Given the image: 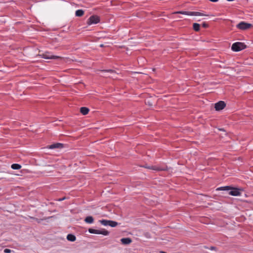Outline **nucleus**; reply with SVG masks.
Segmentation results:
<instances>
[{
	"label": "nucleus",
	"mask_w": 253,
	"mask_h": 253,
	"mask_svg": "<svg viewBox=\"0 0 253 253\" xmlns=\"http://www.w3.org/2000/svg\"><path fill=\"white\" fill-rule=\"evenodd\" d=\"M67 239L68 241L74 242L76 240V236L73 234H68L67 236Z\"/></svg>",
	"instance_id": "nucleus-13"
},
{
	"label": "nucleus",
	"mask_w": 253,
	"mask_h": 253,
	"mask_svg": "<svg viewBox=\"0 0 253 253\" xmlns=\"http://www.w3.org/2000/svg\"><path fill=\"white\" fill-rule=\"evenodd\" d=\"M84 13V11L82 9H78L76 11V15L77 16H82Z\"/></svg>",
	"instance_id": "nucleus-17"
},
{
	"label": "nucleus",
	"mask_w": 253,
	"mask_h": 253,
	"mask_svg": "<svg viewBox=\"0 0 253 253\" xmlns=\"http://www.w3.org/2000/svg\"><path fill=\"white\" fill-rule=\"evenodd\" d=\"M103 46V44H100L101 47H102Z\"/></svg>",
	"instance_id": "nucleus-29"
},
{
	"label": "nucleus",
	"mask_w": 253,
	"mask_h": 253,
	"mask_svg": "<svg viewBox=\"0 0 253 253\" xmlns=\"http://www.w3.org/2000/svg\"><path fill=\"white\" fill-rule=\"evenodd\" d=\"M42 58L47 59H56L60 58L59 56L51 54L49 52H45L41 55Z\"/></svg>",
	"instance_id": "nucleus-6"
},
{
	"label": "nucleus",
	"mask_w": 253,
	"mask_h": 253,
	"mask_svg": "<svg viewBox=\"0 0 253 253\" xmlns=\"http://www.w3.org/2000/svg\"><path fill=\"white\" fill-rule=\"evenodd\" d=\"M63 199H64V198H63V199H59V201H62V200H63Z\"/></svg>",
	"instance_id": "nucleus-28"
},
{
	"label": "nucleus",
	"mask_w": 253,
	"mask_h": 253,
	"mask_svg": "<svg viewBox=\"0 0 253 253\" xmlns=\"http://www.w3.org/2000/svg\"><path fill=\"white\" fill-rule=\"evenodd\" d=\"M210 0L211 2H217L218 1V0Z\"/></svg>",
	"instance_id": "nucleus-26"
},
{
	"label": "nucleus",
	"mask_w": 253,
	"mask_h": 253,
	"mask_svg": "<svg viewBox=\"0 0 253 253\" xmlns=\"http://www.w3.org/2000/svg\"><path fill=\"white\" fill-rule=\"evenodd\" d=\"M252 25L244 22H241L237 25V28L241 30H246L250 28Z\"/></svg>",
	"instance_id": "nucleus-5"
},
{
	"label": "nucleus",
	"mask_w": 253,
	"mask_h": 253,
	"mask_svg": "<svg viewBox=\"0 0 253 253\" xmlns=\"http://www.w3.org/2000/svg\"><path fill=\"white\" fill-rule=\"evenodd\" d=\"M93 218L91 216H88L84 219V221L89 224H91L93 222Z\"/></svg>",
	"instance_id": "nucleus-11"
},
{
	"label": "nucleus",
	"mask_w": 253,
	"mask_h": 253,
	"mask_svg": "<svg viewBox=\"0 0 253 253\" xmlns=\"http://www.w3.org/2000/svg\"><path fill=\"white\" fill-rule=\"evenodd\" d=\"M246 48V44L243 42H236L234 43L231 47L233 51L238 52Z\"/></svg>",
	"instance_id": "nucleus-1"
},
{
	"label": "nucleus",
	"mask_w": 253,
	"mask_h": 253,
	"mask_svg": "<svg viewBox=\"0 0 253 253\" xmlns=\"http://www.w3.org/2000/svg\"><path fill=\"white\" fill-rule=\"evenodd\" d=\"M148 168H149L150 169H152L154 170H157V171L165 170L164 169H161L159 167H156V166H153V167H148Z\"/></svg>",
	"instance_id": "nucleus-19"
},
{
	"label": "nucleus",
	"mask_w": 253,
	"mask_h": 253,
	"mask_svg": "<svg viewBox=\"0 0 253 253\" xmlns=\"http://www.w3.org/2000/svg\"><path fill=\"white\" fill-rule=\"evenodd\" d=\"M11 168L13 169H21V165H20L19 164H12L11 166Z\"/></svg>",
	"instance_id": "nucleus-15"
},
{
	"label": "nucleus",
	"mask_w": 253,
	"mask_h": 253,
	"mask_svg": "<svg viewBox=\"0 0 253 253\" xmlns=\"http://www.w3.org/2000/svg\"><path fill=\"white\" fill-rule=\"evenodd\" d=\"M207 15L197 11H191V16H206Z\"/></svg>",
	"instance_id": "nucleus-10"
},
{
	"label": "nucleus",
	"mask_w": 253,
	"mask_h": 253,
	"mask_svg": "<svg viewBox=\"0 0 253 253\" xmlns=\"http://www.w3.org/2000/svg\"><path fill=\"white\" fill-rule=\"evenodd\" d=\"M89 233L91 234H102L104 236H107L109 234V232L103 229L102 230H97L94 229L92 228H89L88 229Z\"/></svg>",
	"instance_id": "nucleus-2"
},
{
	"label": "nucleus",
	"mask_w": 253,
	"mask_h": 253,
	"mask_svg": "<svg viewBox=\"0 0 253 253\" xmlns=\"http://www.w3.org/2000/svg\"><path fill=\"white\" fill-rule=\"evenodd\" d=\"M241 189L232 187L229 194L233 196H239L241 195Z\"/></svg>",
	"instance_id": "nucleus-4"
},
{
	"label": "nucleus",
	"mask_w": 253,
	"mask_h": 253,
	"mask_svg": "<svg viewBox=\"0 0 253 253\" xmlns=\"http://www.w3.org/2000/svg\"><path fill=\"white\" fill-rule=\"evenodd\" d=\"M231 188H232V187L227 186L219 187L218 188V189L220 190H227V191L230 190V191Z\"/></svg>",
	"instance_id": "nucleus-20"
},
{
	"label": "nucleus",
	"mask_w": 253,
	"mask_h": 253,
	"mask_svg": "<svg viewBox=\"0 0 253 253\" xmlns=\"http://www.w3.org/2000/svg\"><path fill=\"white\" fill-rule=\"evenodd\" d=\"M202 26L204 27V28H207L208 27V24L206 23H203L202 24Z\"/></svg>",
	"instance_id": "nucleus-23"
},
{
	"label": "nucleus",
	"mask_w": 253,
	"mask_h": 253,
	"mask_svg": "<svg viewBox=\"0 0 253 253\" xmlns=\"http://www.w3.org/2000/svg\"><path fill=\"white\" fill-rule=\"evenodd\" d=\"M99 222L103 225L104 226H110V223H109V220H106V219H102L100 220Z\"/></svg>",
	"instance_id": "nucleus-14"
},
{
	"label": "nucleus",
	"mask_w": 253,
	"mask_h": 253,
	"mask_svg": "<svg viewBox=\"0 0 253 253\" xmlns=\"http://www.w3.org/2000/svg\"><path fill=\"white\" fill-rule=\"evenodd\" d=\"M110 226L112 227H116L118 224V222L113 220H109Z\"/></svg>",
	"instance_id": "nucleus-21"
},
{
	"label": "nucleus",
	"mask_w": 253,
	"mask_h": 253,
	"mask_svg": "<svg viewBox=\"0 0 253 253\" xmlns=\"http://www.w3.org/2000/svg\"><path fill=\"white\" fill-rule=\"evenodd\" d=\"M193 27L195 31H199L200 30V25L198 23H195L193 24Z\"/></svg>",
	"instance_id": "nucleus-16"
},
{
	"label": "nucleus",
	"mask_w": 253,
	"mask_h": 253,
	"mask_svg": "<svg viewBox=\"0 0 253 253\" xmlns=\"http://www.w3.org/2000/svg\"><path fill=\"white\" fill-rule=\"evenodd\" d=\"M4 252L5 253H10L11 252V250L8 249H5L4 250Z\"/></svg>",
	"instance_id": "nucleus-22"
},
{
	"label": "nucleus",
	"mask_w": 253,
	"mask_h": 253,
	"mask_svg": "<svg viewBox=\"0 0 253 253\" xmlns=\"http://www.w3.org/2000/svg\"><path fill=\"white\" fill-rule=\"evenodd\" d=\"M226 106V104L223 101H219L216 103L214 105V108L215 110L220 111L222 110Z\"/></svg>",
	"instance_id": "nucleus-7"
},
{
	"label": "nucleus",
	"mask_w": 253,
	"mask_h": 253,
	"mask_svg": "<svg viewBox=\"0 0 253 253\" xmlns=\"http://www.w3.org/2000/svg\"><path fill=\"white\" fill-rule=\"evenodd\" d=\"M103 72H108V73H113V71L111 70H104L103 71Z\"/></svg>",
	"instance_id": "nucleus-25"
},
{
	"label": "nucleus",
	"mask_w": 253,
	"mask_h": 253,
	"mask_svg": "<svg viewBox=\"0 0 253 253\" xmlns=\"http://www.w3.org/2000/svg\"><path fill=\"white\" fill-rule=\"evenodd\" d=\"M100 21L99 17L96 15L91 16L88 20L87 24L88 25L95 24Z\"/></svg>",
	"instance_id": "nucleus-3"
},
{
	"label": "nucleus",
	"mask_w": 253,
	"mask_h": 253,
	"mask_svg": "<svg viewBox=\"0 0 253 253\" xmlns=\"http://www.w3.org/2000/svg\"><path fill=\"white\" fill-rule=\"evenodd\" d=\"M80 112L83 115H85L88 113L89 109L86 107H83L80 108Z\"/></svg>",
	"instance_id": "nucleus-12"
},
{
	"label": "nucleus",
	"mask_w": 253,
	"mask_h": 253,
	"mask_svg": "<svg viewBox=\"0 0 253 253\" xmlns=\"http://www.w3.org/2000/svg\"><path fill=\"white\" fill-rule=\"evenodd\" d=\"M122 243L124 245H128L131 242V239L129 238H124L121 239Z\"/></svg>",
	"instance_id": "nucleus-9"
},
{
	"label": "nucleus",
	"mask_w": 253,
	"mask_h": 253,
	"mask_svg": "<svg viewBox=\"0 0 253 253\" xmlns=\"http://www.w3.org/2000/svg\"><path fill=\"white\" fill-rule=\"evenodd\" d=\"M63 147V144L62 143H57L50 145L49 146V148L51 149L55 148H61Z\"/></svg>",
	"instance_id": "nucleus-8"
},
{
	"label": "nucleus",
	"mask_w": 253,
	"mask_h": 253,
	"mask_svg": "<svg viewBox=\"0 0 253 253\" xmlns=\"http://www.w3.org/2000/svg\"><path fill=\"white\" fill-rule=\"evenodd\" d=\"M160 253H165V252H163V251H161V252H160Z\"/></svg>",
	"instance_id": "nucleus-27"
},
{
	"label": "nucleus",
	"mask_w": 253,
	"mask_h": 253,
	"mask_svg": "<svg viewBox=\"0 0 253 253\" xmlns=\"http://www.w3.org/2000/svg\"><path fill=\"white\" fill-rule=\"evenodd\" d=\"M176 13L191 16V11H180L176 12Z\"/></svg>",
	"instance_id": "nucleus-18"
},
{
	"label": "nucleus",
	"mask_w": 253,
	"mask_h": 253,
	"mask_svg": "<svg viewBox=\"0 0 253 253\" xmlns=\"http://www.w3.org/2000/svg\"><path fill=\"white\" fill-rule=\"evenodd\" d=\"M209 249L211 251H213V250H215L216 249V248L215 247H213V246H211V247Z\"/></svg>",
	"instance_id": "nucleus-24"
}]
</instances>
